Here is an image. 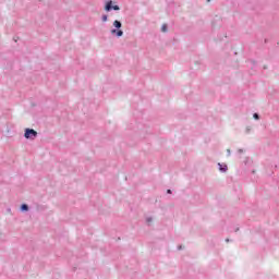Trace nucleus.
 I'll list each match as a JSON object with an SVG mask.
<instances>
[{"mask_svg":"<svg viewBox=\"0 0 279 279\" xmlns=\"http://www.w3.org/2000/svg\"><path fill=\"white\" fill-rule=\"evenodd\" d=\"M167 29H168L167 24H163V25L161 26V32H167Z\"/></svg>","mask_w":279,"mask_h":279,"instance_id":"obj_8","label":"nucleus"},{"mask_svg":"<svg viewBox=\"0 0 279 279\" xmlns=\"http://www.w3.org/2000/svg\"><path fill=\"white\" fill-rule=\"evenodd\" d=\"M101 20H102L104 23H106V21H108V15L104 14Z\"/></svg>","mask_w":279,"mask_h":279,"instance_id":"obj_9","label":"nucleus"},{"mask_svg":"<svg viewBox=\"0 0 279 279\" xmlns=\"http://www.w3.org/2000/svg\"><path fill=\"white\" fill-rule=\"evenodd\" d=\"M113 26L116 27V29H121V27H123V24L121 23V21L116 20L113 22Z\"/></svg>","mask_w":279,"mask_h":279,"instance_id":"obj_5","label":"nucleus"},{"mask_svg":"<svg viewBox=\"0 0 279 279\" xmlns=\"http://www.w3.org/2000/svg\"><path fill=\"white\" fill-rule=\"evenodd\" d=\"M226 242H227V243H230V239H226Z\"/></svg>","mask_w":279,"mask_h":279,"instance_id":"obj_13","label":"nucleus"},{"mask_svg":"<svg viewBox=\"0 0 279 279\" xmlns=\"http://www.w3.org/2000/svg\"><path fill=\"white\" fill-rule=\"evenodd\" d=\"M21 210H22V213H27V210H29V206L27 204H22Z\"/></svg>","mask_w":279,"mask_h":279,"instance_id":"obj_6","label":"nucleus"},{"mask_svg":"<svg viewBox=\"0 0 279 279\" xmlns=\"http://www.w3.org/2000/svg\"><path fill=\"white\" fill-rule=\"evenodd\" d=\"M219 167V171H221L222 173H226V171H228V165L226 163H218Z\"/></svg>","mask_w":279,"mask_h":279,"instance_id":"obj_4","label":"nucleus"},{"mask_svg":"<svg viewBox=\"0 0 279 279\" xmlns=\"http://www.w3.org/2000/svg\"><path fill=\"white\" fill-rule=\"evenodd\" d=\"M38 136V132L34 129H25L24 131V138H27L29 141H35V138Z\"/></svg>","mask_w":279,"mask_h":279,"instance_id":"obj_1","label":"nucleus"},{"mask_svg":"<svg viewBox=\"0 0 279 279\" xmlns=\"http://www.w3.org/2000/svg\"><path fill=\"white\" fill-rule=\"evenodd\" d=\"M253 119H255L256 121H258V119H260V116L258 113H254L253 114Z\"/></svg>","mask_w":279,"mask_h":279,"instance_id":"obj_7","label":"nucleus"},{"mask_svg":"<svg viewBox=\"0 0 279 279\" xmlns=\"http://www.w3.org/2000/svg\"><path fill=\"white\" fill-rule=\"evenodd\" d=\"M106 12H112V10L119 11L121 8L117 4L112 5V0H109L105 5Z\"/></svg>","mask_w":279,"mask_h":279,"instance_id":"obj_2","label":"nucleus"},{"mask_svg":"<svg viewBox=\"0 0 279 279\" xmlns=\"http://www.w3.org/2000/svg\"><path fill=\"white\" fill-rule=\"evenodd\" d=\"M178 250H182V245H180V246L178 247Z\"/></svg>","mask_w":279,"mask_h":279,"instance_id":"obj_15","label":"nucleus"},{"mask_svg":"<svg viewBox=\"0 0 279 279\" xmlns=\"http://www.w3.org/2000/svg\"><path fill=\"white\" fill-rule=\"evenodd\" d=\"M111 34H116L118 38H121V36H123V31H121L120 28H113L111 29Z\"/></svg>","mask_w":279,"mask_h":279,"instance_id":"obj_3","label":"nucleus"},{"mask_svg":"<svg viewBox=\"0 0 279 279\" xmlns=\"http://www.w3.org/2000/svg\"><path fill=\"white\" fill-rule=\"evenodd\" d=\"M238 153H239V154H243V149L240 148V149L238 150Z\"/></svg>","mask_w":279,"mask_h":279,"instance_id":"obj_12","label":"nucleus"},{"mask_svg":"<svg viewBox=\"0 0 279 279\" xmlns=\"http://www.w3.org/2000/svg\"><path fill=\"white\" fill-rule=\"evenodd\" d=\"M207 3H210V0H207Z\"/></svg>","mask_w":279,"mask_h":279,"instance_id":"obj_16","label":"nucleus"},{"mask_svg":"<svg viewBox=\"0 0 279 279\" xmlns=\"http://www.w3.org/2000/svg\"><path fill=\"white\" fill-rule=\"evenodd\" d=\"M227 151H228V156H230V149H228Z\"/></svg>","mask_w":279,"mask_h":279,"instance_id":"obj_14","label":"nucleus"},{"mask_svg":"<svg viewBox=\"0 0 279 279\" xmlns=\"http://www.w3.org/2000/svg\"><path fill=\"white\" fill-rule=\"evenodd\" d=\"M168 195H171L173 193L171 190H167Z\"/></svg>","mask_w":279,"mask_h":279,"instance_id":"obj_11","label":"nucleus"},{"mask_svg":"<svg viewBox=\"0 0 279 279\" xmlns=\"http://www.w3.org/2000/svg\"><path fill=\"white\" fill-rule=\"evenodd\" d=\"M147 223H151V217L146 218Z\"/></svg>","mask_w":279,"mask_h":279,"instance_id":"obj_10","label":"nucleus"}]
</instances>
